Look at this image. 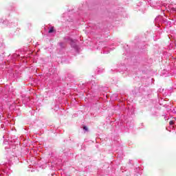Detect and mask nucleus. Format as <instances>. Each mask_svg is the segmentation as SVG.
<instances>
[{
    "instance_id": "20e7f679",
    "label": "nucleus",
    "mask_w": 176,
    "mask_h": 176,
    "mask_svg": "<svg viewBox=\"0 0 176 176\" xmlns=\"http://www.w3.org/2000/svg\"><path fill=\"white\" fill-rule=\"evenodd\" d=\"M171 10H173V12H176V9L174 8H171Z\"/></svg>"
},
{
    "instance_id": "423d86ee",
    "label": "nucleus",
    "mask_w": 176,
    "mask_h": 176,
    "mask_svg": "<svg viewBox=\"0 0 176 176\" xmlns=\"http://www.w3.org/2000/svg\"><path fill=\"white\" fill-rule=\"evenodd\" d=\"M71 42H74V41L71 40Z\"/></svg>"
},
{
    "instance_id": "7ed1b4c3",
    "label": "nucleus",
    "mask_w": 176,
    "mask_h": 176,
    "mask_svg": "<svg viewBox=\"0 0 176 176\" xmlns=\"http://www.w3.org/2000/svg\"><path fill=\"white\" fill-rule=\"evenodd\" d=\"M169 124L170 126H173V124H174V121H170Z\"/></svg>"
},
{
    "instance_id": "39448f33",
    "label": "nucleus",
    "mask_w": 176,
    "mask_h": 176,
    "mask_svg": "<svg viewBox=\"0 0 176 176\" xmlns=\"http://www.w3.org/2000/svg\"><path fill=\"white\" fill-rule=\"evenodd\" d=\"M60 46H61V45H63V43H60Z\"/></svg>"
},
{
    "instance_id": "f257e3e1",
    "label": "nucleus",
    "mask_w": 176,
    "mask_h": 176,
    "mask_svg": "<svg viewBox=\"0 0 176 176\" xmlns=\"http://www.w3.org/2000/svg\"><path fill=\"white\" fill-rule=\"evenodd\" d=\"M49 34H52V32H54V28L52 27L50 29V30L48 31Z\"/></svg>"
},
{
    "instance_id": "f03ea898",
    "label": "nucleus",
    "mask_w": 176,
    "mask_h": 176,
    "mask_svg": "<svg viewBox=\"0 0 176 176\" xmlns=\"http://www.w3.org/2000/svg\"><path fill=\"white\" fill-rule=\"evenodd\" d=\"M83 130H85V131H88V129H87V126H83Z\"/></svg>"
}]
</instances>
